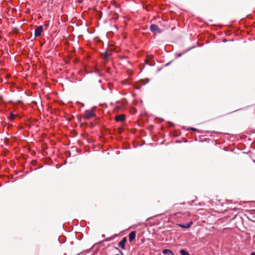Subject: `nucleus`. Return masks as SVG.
Masks as SVG:
<instances>
[{
	"instance_id": "6e6552de",
	"label": "nucleus",
	"mask_w": 255,
	"mask_h": 255,
	"mask_svg": "<svg viewBox=\"0 0 255 255\" xmlns=\"http://www.w3.org/2000/svg\"><path fill=\"white\" fill-rule=\"evenodd\" d=\"M162 253L164 255H173V253L171 251L168 249H165L162 251Z\"/></svg>"
},
{
	"instance_id": "ddd939ff",
	"label": "nucleus",
	"mask_w": 255,
	"mask_h": 255,
	"mask_svg": "<svg viewBox=\"0 0 255 255\" xmlns=\"http://www.w3.org/2000/svg\"><path fill=\"white\" fill-rule=\"evenodd\" d=\"M191 129L192 130H193V131H196L197 130V129L196 128H191Z\"/></svg>"
},
{
	"instance_id": "9d476101",
	"label": "nucleus",
	"mask_w": 255,
	"mask_h": 255,
	"mask_svg": "<svg viewBox=\"0 0 255 255\" xmlns=\"http://www.w3.org/2000/svg\"><path fill=\"white\" fill-rule=\"evenodd\" d=\"M15 117H16V115L15 114L11 113L8 117V119L10 121H12L15 118Z\"/></svg>"
},
{
	"instance_id": "2eb2a0df",
	"label": "nucleus",
	"mask_w": 255,
	"mask_h": 255,
	"mask_svg": "<svg viewBox=\"0 0 255 255\" xmlns=\"http://www.w3.org/2000/svg\"><path fill=\"white\" fill-rule=\"evenodd\" d=\"M119 255V254H117V255Z\"/></svg>"
},
{
	"instance_id": "f03ea898",
	"label": "nucleus",
	"mask_w": 255,
	"mask_h": 255,
	"mask_svg": "<svg viewBox=\"0 0 255 255\" xmlns=\"http://www.w3.org/2000/svg\"><path fill=\"white\" fill-rule=\"evenodd\" d=\"M42 31L43 26L42 25L37 26L34 31V36L35 37L40 36Z\"/></svg>"
},
{
	"instance_id": "423d86ee",
	"label": "nucleus",
	"mask_w": 255,
	"mask_h": 255,
	"mask_svg": "<svg viewBox=\"0 0 255 255\" xmlns=\"http://www.w3.org/2000/svg\"><path fill=\"white\" fill-rule=\"evenodd\" d=\"M135 236H136V234H135V231H132V232H130L128 235L129 242H132L135 239Z\"/></svg>"
},
{
	"instance_id": "9b49d317",
	"label": "nucleus",
	"mask_w": 255,
	"mask_h": 255,
	"mask_svg": "<svg viewBox=\"0 0 255 255\" xmlns=\"http://www.w3.org/2000/svg\"><path fill=\"white\" fill-rule=\"evenodd\" d=\"M153 57V56L152 55H149V56H148L147 57V60H147V63L148 64L150 65H153L152 62L150 63V62H147V61H148V60H149V59H152Z\"/></svg>"
},
{
	"instance_id": "1a4fd4ad",
	"label": "nucleus",
	"mask_w": 255,
	"mask_h": 255,
	"mask_svg": "<svg viewBox=\"0 0 255 255\" xmlns=\"http://www.w3.org/2000/svg\"><path fill=\"white\" fill-rule=\"evenodd\" d=\"M180 253L181 255H190L189 254L184 250H181Z\"/></svg>"
},
{
	"instance_id": "f257e3e1",
	"label": "nucleus",
	"mask_w": 255,
	"mask_h": 255,
	"mask_svg": "<svg viewBox=\"0 0 255 255\" xmlns=\"http://www.w3.org/2000/svg\"><path fill=\"white\" fill-rule=\"evenodd\" d=\"M95 114L93 111H86L84 113L83 118L86 120H89L91 118L95 117Z\"/></svg>"
},
{
	"instance_id": "f8f14e48",
	"label": "nucleus",
	"mask_w": 255,
	"mask_h": 255,
	"mask_svg": "<svg viewBox=\"0 0 255 255\" xmlns=\"http://www.w3.org/2000/svg\"><path fill=\"white\" fill-rule=\"evenodd\" d=\"M113 239H114V238H113V237H110V238H107V239H106V241H111V240H113Z\"/></svg>"
},
{
	"instance_id": "39448f33",
	"label": "nucleus",
	"mask_w": 255,
	"mask_h": 255,
	"mask_svg": "<svg viewBox=\"0 0 255 255\" xmlns=\"http://www.w3.org/2000/svg\"><path fill=\"white\" fill-rule=\"evenodd\" d=\"M127 240L126 237H124L123 239L120 241L118 244L119 246L122 249H125V243H126Z\"/></svg>"
},
{
	"instance_id": "20e7f679",
	"label": "nucleus",
	"mask_w": 255,
	"mask_h": 255,
	"mask_svg": "<svg viewBox=\"0 0 255 255\" xmlns=\"http://www.w3.org/2000/svg\"><path fill=\"white\" fill-rule=\"evenodd\" d=\"M150 30L152 32H160V30L158 26L155 24H151L150 26Z\"/></svg>"
},
{
	"instance_id": "0eeeda50",
	"label": "nucleus",
	"mask_w": 255,
	"mask_h": 255,
	"mask_svg": "<svg viewBox=\"0 0 255 255\" xmlns=\"http://www.w3.org/2000/svg\"><path fill=\"white\" fill-rule=\"evenodd\" d=\"M192 224H193V222H190L188 223L185 224H179V226L183 228L188 229V228H189Z\"/></svg>"
},
{
	"instance_id": "7ed1b4c3",
	"label": "nucleus",
	"mask_w": 255,
	"mask_h": 255,
	"mask_svg": "<svg viewBox=\"0 0 255 255\" xmlns=\"http://www.w3.org/2000/svg\"><path fill=\"white\" fill-rule=\"evenodd\" d=\"M125 119H126V116L124 114L117 115L115 118V121L116 122H124L125 121Z\"/></svg>"
},
{
	"instance_id": "4468645a",
	"label": "nucleus",
	"mask_w": 255,
	"mask_h": 255,
	"mask_svg": "<svg viewBox=\"0 0 255 255\" xmlns=\"http://www.w3.org/2000/svg\"><path fill=\"white\" fill-rule=\"evenodd\" d=\"M251 255H255V253H254V252L252 253Z\"/></svg>"
}]
</instances>
